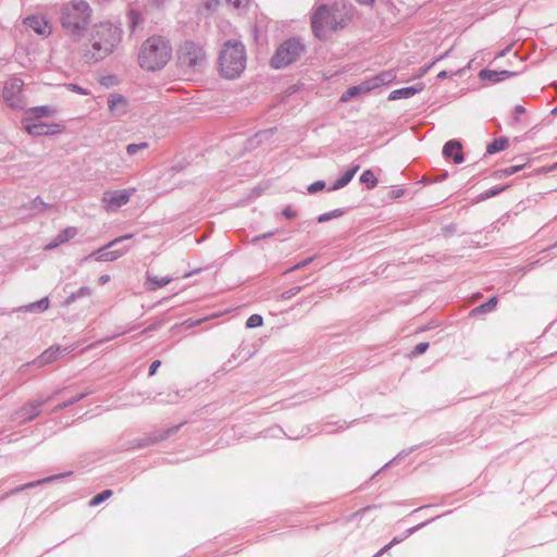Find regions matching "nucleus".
Segmentation results:
<instances>
[{"label": "nucleus", "instance_id": "nucleus-11", "mask_svg": "<svg viewBox=\"0 0 557 557\" xmlns=\"http://www.w3.org/2000/svg\"><path fill=\"white\" fill-rule=\"evenodd\" d=\"M107 107L114 116H122L129 112L131 106L128 99L121 94H110L107 97Z\"/></svg>", "mask_w": 557, "mask_h": 557}, {"label": "nucleus", "instance_id": "nucleus-56", "mask_svg": "<svg viewBox=\"0 0 557 557\" xmlns=\"http://www.w3.org/2000/svg\"><path fill=\"white\" fill-rule=\"evenodd\" d=\"M446 77H448V72H447V71H445V70H444V71H441V72L437 74V78H440V79H444V78H446Z\"/></svg>", "mask_w": 557, "mask_h": 557}, {"label": "nucleus", "instance_id": "nucleus-52", "mask_svg": "<svg viewBox=\"0 0 557 557\" xmlns=\"http://www.w3.org/2000/svg\"><path fill=\"white\" fill-rule=\"evenodd\" d=\"M313 258L312 257H309V258H306L304 259L302 261L298 262L300 264L301 268H305L307 267L308 264H310L312 262Z\"/></svg>", "mask_w": 557, "mask_h": 557}, {"label": "nucleus", "instance_id": "nucleus-29", "mask_svg": "<svg viewBox=\"0 0 557 557\" xmlns=\"http://www.w3.org/2000/svg\"><path fill=\"white\" fill-rule=\"evenodd\" d=\"M360 182L366 184L368 189H373L377 185V178L371 170H366L360 175Z\"/></svg>", "mask_w": 557, "mask_h": 557}, {"label": "nucleus", "instance_id": "nucleus-58", "mask_svg": "<svg viewBox=\"0 0 557 557\" xmlns=\"http://www.w3.org/2000/svg\"><path fill=\"white\" fill-rule=\"evenodd\" d=\"M74 404H76V399L70 398L69 400L64 401V406H67V407L72 406Z\"/></svg>", "mask_w": 557, "mask_h": 557}, {"label": "nucleus", "instance_id": "nucleus-31", "mask_svg": "<svg viewBox=\"0 0 557 557\" xmlns=\"http://www.w3.org/2000/svg\"><path fill=\"white\" fill-rule=\"evenodd\" d=\"M148 282L152 284L149 289H157L168 285L172 282V277L168 276H150L148 275Z\"/></svg>", "mask_w": 557, "mask_h": 557}, {"label": "nucleus", "instance_id": "nucleus-47", "mask_svg": "<svg viewBox=\"0 0 557 557\" xmlns=\"http://www.w3.org/2000/svg\"><path fill=\"white\" fill-rule=\"evenodd\" d=\"M282 215L286 219H294L297 213L296 211L292 208V206H287L283 211H282Z\"/></svg>", "mask_w": 557, "mask_h": 557}, {"label": "nucleus", "instance_id": "nucleus-5", "mask_svg": "<svg viewBox=\"0 0 557 557\" xmlns=\"http://www.w3.org/2000/svg\"><path fill=\"white\" fill-rule=\"evenodd\" d=\"M306 46L301 38L292 37L283 41L271 58L273 69H283L295 61L305 52Z\"/></svg>", "mask_w": 557, "mask_h": 557}, {"label": "nucleus", "instance_id": "nucleus-9", "mask_svg": "<svg viewBox=\"0 0 557 557\" xmlns=\"http://www.w3.org/2000/svg\"><path fill=\"white\" fill-rule=\"evenodd\" d=\"M133 238V234H126L123 236H119L113 238L112 240L107 243V262L114 261L121 256H123L128 249L129 245L125 244Z\"/></svg>", "mask_w": 557, "mask_h": 557}, {"label": "nucleus", "instance_id": "nucleus-51", "mask_svg": "<svg viewBox=\"0 0 557 557\" xmlns=\"http://www.w3.org/2000/svg\"><path fill=\"white\" fill-rule=\"evenodd\" d=\"M149 2L150 5L154 7V8H160L162 7L168 0H147Z\"/></svg>", "mask_w": 557, "mask_h": 557}, {"label": "nucleus", "instance_id": "nucleus-41", "mask_svg": "<svg viewBox=\"0 0 557 557\" xmlns=\"http://www.w3.org/2000/svg\"><path fill=\"white\" fill-rule=\"evenodd\" d=\"M128 16H129L131 27H132V29H134L140 23L141 16L136 11H129Z\"/></svg>", "mask_w": 557, "mask_h": 557}, {"label": "nucleus", "instance_id": "nucleus-3", "mask_svg": "<svg viewBox=\"0 0 557 557\" xmlns=\"http://www.w3.org/2000/svg\"><path fill=\"white\" fill-rule=\"evenodd\" d=\"M171 55L170 42L161 36H153L143 44L138 60L143 69L157 71L169 62Z\"/></svg>", "mask_w": 557, "mask_h": 557}, {"label": "nucleus", "instance_id": "nucleus-7", "mask_svg": "<svg viewBox=\"0 0 557 557\" xmlns=\"http://www.w3.org/2000/svg\"><path fill=\"white\" fill-rule=\"evenodd\" d=\"M23 86L24 82L17 77L11 78L4 84L2 96L12 109H23L24 107L21 96Z\"/></svg>", "mask_w": 557, "mask_h": 557}, {"label": "nucleus", "instance_id": "nucleus-43", "mask_svg": "<svg viewBox=\"0 0 557 557\" xmlns=\"http://www.w3.org/2000/svg\"><path fill=\"white\" fill-rule=\"evenodd\" d=\"M524 112H525L524 107H523V106H521V104H517V106L515 107V109H513V115H512L513 122H515V123H518V122L520 121V116H521L522 114H524Z\"/></svg>", "mask_w": 557, "mask_h": 557}, {"label": "nucleus", "instance_id": "nucleus-55", "mask_svg": "<svg viewBox=\"0 0 557 557\" xmlns=\"http://www.w3.org/2000/svg\"><path fill=\"white\" fill-rule=\"evenodd\" d=\"M300 269H302V268L300 267V264H299V263H296L295 265H293V267H290L289 269H287V270L285 271V273L294 272V271H297V270H300Z\"/></svg>", "mask_w": 557, "mask_h": 557}, {"label": "nucleus", "instance_id": "nucleus-62", "mask_svg": "<svg viewBox=\"0 0 557 557\" xmlns=\"http://www.w3.org/2000/svg\"><path fill=\"white\" fill-rule=\"evenodd\" d=\"M404 194L403 189L395 191V197H400Z\"/></svg>", "mask_w": 557, "mask_h": 557}, {"label": "nucleus", "instance_id": "nucleus-2", "mask_svg": "<svg viewBox=\"0 0 557 557\" xmlns=\"http://www.w3.org/2000/svg\"><path fill=\"white\" fill-rule=\"evenodd\" d=\"M347 25L345 14L337 5L321 4L311 15V28L314 37L320 40Z\"/></svg>", "mask_w": 557, "mask_h": 557}, {"label": "nucleus", "instance_id": "nucleus-4", "mask_svg": "<svg viewBox=\"0 0 557 557\" xmlns=\"http://www.w3.org/2000/svg\"><path fill=\"white\" fill-rule=\"evenodd\" d=\"M246 49L243 42L227 40L219 55L221 74L228 79L238 77L246 67Z\"/></svg>", "mask_w": 557, "mask_h": 557}, {"label": "nucleus", "instance_id": "nucleus-30", "mask_svg": "<svg viewBox=\"0 0 557 557\" xmlns=\"http://www.w3.org/2000/svg\"><path fill=\"white\" fill-rule=\"evenodd\" d=\"M29 112L36 117L51 116L54 114L55 110L49 106H40L35 107L29 110Z\"/></svg>", "mask_w": 557, "mask_h": 557}, {"label": "nucleus", "instance_id": "nucleus-25", "mask_svg": "<svg viewBox=\"0 0 557 557\" xmlns=\"http://www.w3.org/2000/svg\"><path fill=\"white\" fill-rule=\"evenodd\" d=\"M497 297H491L487 301L481 304L480 306L475 307L474 309H472L471 311V314L472 315H478V314H483V313H487V312H492L495 310L496 306H497Z\"/></svg>", "mask_w": 557, "mask_h": 557}, {"label": "nucleus", "instance_id": "nucleus-27", "mask_svg": "<svg viewBox=\"0 0 557 557\" xmlns=\"http://www.w3.org/2000/svg\"><path fill=\"white\" fill-rule=\"evenodd\" d=\"M507 146H508L507 138H504V137L496 138L487 145L486 153L494 154L496 152L504 150Z\"/></svg>", "mask_w": 557, "mask_h": 557}, {"label": "nucleus", "instance_id": "nucleus-32", "mask_svg": "<svg viewBox=\"0 0 557 557\" xmlns=\"http://www.w3.org/2000/svg\"><path fill=\"white\" fill-rule=\"evenodd\" d=\"M506 189V186H494L492 188L486 189L478 196V201H484L492 197L499 195L502 191Z\"/></svg>", "mask_w": 557, "mask_h": 557}, {"label": "nucleus", "instance_id": "nucleus-21", "mask_svg": "<svg viewBox=\"0 0 557 557\" xmlns=\"http://www.w3.org/2000/svg\"><path fill=\"white\" fill-rule=\"evenodd\" d=\"M516 73L510 71H495L490 69H483L480 71L479 76L481 79L490 81L492 83H498L506 78L513 76Z\"/></svg>", "mask_w": 557, "mask_h": 557}, {"label": "nucleus", "instance_id": "nucleus-35", "mask_svg": "<svg viewBox=\"0 0 557 557\" xmlns=\"http://www.w3.org/2000/svg\"><path fill=\"white\" fill-rule=\"evenodd\" d=\"M28 210H35L37 212H42L46 209L50 208V205L46 203L40 197H36L28 205L25 206Z\"/></svg>", "mask_w": 557, "mask_h": 557}, {"label": "nucleus", "instance_id": "nucleus-20", "mask_svg": "<svg viewBox=\"0 0 557 557\" xmlns=\"http://www.w3.org/2000/svg\"><path fill=\"white\" fill-rule=\"evenodd\" d=\"M423 88H424V84L418 83L413 86L395 89L389 94L388 99L389 100L407 99V98H410V97L414 96L416 94L422 91Z\"/></svg>", "mask_w": 557, "mask_h": 557}, {"label": "nucleus", "instance_id": "nucleus-8", "mask_svg": "<svg viewBox=\"0 0 557 557\" xmlns=\"http://www.w3.org/2000/svg\"><path fill=\"white\" fill-rule=\"evenodd\" d=\"M102 25H95L94 30L90 34L91 50H86L84 59L87 63H94L101 60L102 57Z\"/></svg>", "mask_w": 557, "mask_h": 557}, {"label": "nucleus", "instance_id": "nucleus-49", "mask_svg": "<svg viewBox=\"0 0 557 557\" xmlns=\"http://www.w3.org/2000/svg\"><path fill=\"white\" fill-rule=\"evenodd\" d=\"M276 233H277V231L267 232V233H264V234H261V235L255 236V237L251 239V242H252V243H257V242H259V240H261V239L269 238V237H271V236L275 235Z\"/></svg>", "mask_w": 557, "mask_h": 557}, {"label": "nucleus", "instance_id": "nucleus-17", "mask_svg": "<svg viewBox=\"0 0 557 557\" xmlns=\"http://www.w3.org/2000/svg\"><path fill=\"white\" fill-rule=\"evenodd\" d=\"M123 30L121 24L107 23V54L112 52L122 40Z\"/></svg>", "mask_w": 557, "mask_h": 557}, {"label": "nucleus", "instance_id": "nucleus-46", "mask_svg": "<svg viewBox=\"0 0 557 557\" xmlns=\"http://www.w3.org/2000/svg\"><path fill=\"white\" fill-rule=\"evenodd\" d=\"M102 502H104V492L97 494L92 499H90L89 506L95 507L101 504Z\"/></svg>", "mask_w": 557, "mask_h": 557}, {"label": "nucleus", "instance_id": "nucleus-23", "mask_svg": "<svg viewBox=\"0 0 557 557\" xmlns=\"http://www.w3.org/2000/svg\"><path fill=\"white\" fill-rule=\"evenodd\" d=\"M46 400L33 401V403H29L28 405H26L25 407H23L22 410H21V417L23 418V420L24 421H30L35 417H37L38 413H39V408L42 406V404Z\"/></svg>", "mask_w": 557, "mask_h": 557}, {"label": "nucleus", "instance_id": "nucleus-26", "mask_svg": "<svg viewBox=\"0 0 557 557\" xmlns=\"http://www.w3.org/2000/svg\"><path fill=\"white\" fill-rule=\"evenodd\" d=\"M67 474H69V473H61V474H58V475H50V476H47V478H45V479H42V480H38V481H34V482H29V483H27V484L21 485V486L16 487V488L12 490L9 494H15V493L21 492V491H23V490L30 488V487H35V486H37V485H39V484H41V483L52 482V481H54V480H57V479H59V478H63V476H65V475H67Z\"/></svg>", "mask_w": 557, "mask_h": 557}, {"label": "nucleus", "instance_id": "nucleus-38", "mask_svg": "<svg viewBox=\"0 0 557 557\" xmlns=\"http://www.w3.org/2000/svg\"><path fill=\"white\" fill-rule=\"evenodd\" d=\"M147 148H148V143H146V141H143V143H139V144H129V145L126 146V152L129 156H134L139 150H144V149H147Z\"/></svg>", "mask_w": 557, "mask_h": 557}, {"label": "nucleus", "instance_id": "nucleus-33", "mask_svg": "<svg viewBox=\"0 0 557 557\" xmlns=\"http://www.w3.org/2000/svg\"><path fill=\"white\" fill-rule=\"evenodd\" d=\"M48 307H49V299L47 297H44L42 299L26 306L25 310L30 311V312H35V311L42 312V311L47 310Z\"/></svg>", "mask_w": 557, "mask_h": 557}, {"label": "nucleus", "instance_id": "nucleus-39", "mask_svg": "<svg viewBox=\"0 0 557 557\" xmlns=\"http://www.w3.org/2000/svg\"><path fill=\"white\" fill-rule=\"evenodd\" d=\"M301 288H302L301 286H296V287H293V288H289V289L283 292L281 294V299L288 300V299L293 298L294 296H296L297 294L300 293Z\"/></svg>", "mask_w": 557, "mask_h": 557}, {"label": "nucleus", "instance_id": "nucleus-18", "mask_svg": "<svg viewBox=\"0 0 557 557\" xmlns=\"http://www.w3.org/2000/svg\"><path fill=\"white\" fill-rule=\"evenodd\" d=\"M24 24L41 36H47L51 33V26L40 16H28L24 20Z\"/></svg>", "mask_w": 557, "mask_h": 557}, {"label": "nucleus", "instance_id": "nucleus-42", "mask_svg": "<svg viewBox=\"0 0 557 557\" xmlns=\"http://www.w3.org/2000/svg\"><path fill=\"white\" fill-rule=\"evenodd\" d=\"M66 88L73 92H77L81 95H90V91L88 89H85L76 84H69L66 85Z\"/></svg>", "mask_w": 557, "mask_h": 557}, {"label": "nucleus", "instance_id": "nucleus-59", "mask_svg": "<svg viewBox=\"0 0 557 557\" xmlns=\"http://www.w3.org/2000/svg\"><path fill=\"white\" fill-rule=\"evenodd\" d=\"M85 396H86V394H85V393H82V394H78V395H76V396L72 397V399H76V403H77V401H79L81 399H83Z\"/></svg>", "mask_w": 557, "mask_h": 557}, {"label": "nucleus", "instance_id": "nucleus-37", "mask_svg": "<svg viewBox=\"0 0 557 557\" xmlns=\"http://www.w3.org/2000/svg\"><path fill=\"white\" fill-rule=\"evenodd\" d=\"M263 324V318L260 314H251L246 321L247 329L259 327Z\"/></svg>", "mask_w": 557, "mask_h": 557}, {"label": "nucleus", "instance_id": "nucleus-16", "mask_svg": "<svg viewBox=\"0 0 557 557\" xmlns=\"http://www.w3.org/2000/svg\"><path fill=\"white\" fill-rule=\"evenodd\" d=\"M461 149H462L461 143L456 140V139H451V140H448L444 145V147H443V154L446 158H453V161L456 164H460L465 160V157H463V153H462Z\"/></svg>", "mask_w": 557, "mask_h": 557}, {"label": "nucleus", "instance_id": "nucleus-34", "mask_svg": "<svg viewBox=\"0 0 557 557\" xmlns=\"http://www.w3.org/2000/svg\"><path fill=\"white\" fill-rule=\"evenodd\" d=\"M345 213V209H342V208H338V209H334L332 211H329V212H325V213H322L320 214L318 218H317V221L319 223H324V222H327L332 219H336V218H339L342 216L343 214Z\"/></svg>", "mask_w": 557, "mask_h": 557}, {"label": "nucleus", "instance_id": "nucleus-60", "mask_svg": "<svg viewBox=\"0 0 557 557\" xmlns=\"http://www.w3.org/2000/svg\"><path fill=\"white\" fill-rule=\"evenodd\" d=\"M66 407H67V406H64V403H62V404L58 405V406L53 409V411H54V412H58L59 410L64 409V408H66Z\"/></svg>", "mask_w": 557, "mask_h": 557}, {"label": "nucleus", "instance_id": "nucleus-24", "mask_svg": "<svg viewBox=\"0 0 557 557\" xmlns=\"http://www.w3.org/2000/svg\"><path fill=\"white\" fill-rule=\"evenodd\" d=\"M376 85H373L375 87ZM372 88L368 83H364L362 85L352 86L348 88L342 96L341 101L346 102L349 101L351 98L356 97L357 95L361 94L362 91H368Z\"/></svg>", "mask_w": 557, "mask_h": 557}, {"label": "nucleus", "instance_id": "nucleus-14", "mask_svg": "<svg viewBox=\"0 0 557 557\" xmlns=\"http://www.w3.org/2000/svg\"><path fill=\"white\" fill-rule=\"evenodd\" d=\"M306 433H307V431L305 429H301V431L298 433H294V432L286 433L280 425H273V426L268 428V429L263 430L262 432H260V437L277 438V437H281L282 435H285L289 440H298V438L305 436Z\"/></svg>", "mask_w": 557, "mask_h": 557}, {"label": "nucleus", "instance_id": "nucleus-10", "mask_svg": "<svg viewBox=\"0 0 557 557\" xmlns=\"http://www.w3.org/2000/svg\"><path fill=\"white\" fill-rule=\"evenodd\" d=\"M134 193L135 188L107 191V211L119 210L122 206L129 201Z\"/></svg>", "mask_w": 557, "mask_h": 557}, {"label": "nucleus", "instance_id": "nucleus-61", "mask_svg": "<svg viewBox=\"0 0 557 557\" xmlns=\"http://www.w3.org/2000/svg\"><path fill=\"white\" fill-rule=\"evenodd\" d=\"M106 79H107V86H108L109 84H112V83H113L114 77H113V76H109V75H107V76H106Z\"/></svg>", "mask_w": 557, "mask_h": 557}, {"label": "nucleus", "instance_id": "nucleus-40", "mask_svg": "<svg viewBox=\"0 0 557 557\" xmlns=\"http://www.w3.org/2000/svg\"><path fill=\"white\" fill-rule=\"evenodd\" d=\"M325 188V182L324 181H315L312 184H310L307 188L308 193L314 194L317 191H320Z\"/></svg>", "mask_w": 557, "mask_h": 557}, {"label": "nucleus", "instance_id": "nucleus-50", "mask_svg": "<svg viewBox=\"0 0 557 557\" xmlns=\"http://www.w3.org/2000/svg\"><path fill=\"white\" fill-rule=\"evenodd\" d=\"M447 55V52H445L444 54L440 55L437 59H435L433 62H431L430 64L425 65L422 70H421V73L420 75H424L437 61L444 59L445 57Z\"/></svg>", "mask_w": 557, "mask_h": 557}, {"label": "nucleus", "instance_id": "nucleus-12", "mask_svg": "<svg viewBox=\"0 0 557 557\" xmlns=\"http://www.w3.org/2000/svg\"><path fill=\"white\" fill-rule=\"evenodd\" d=\"M182 425H183V423H180V424L173 425L171 428H168L165 430L153 431L149 435L139 440L137 442L136 446L141 448V447H147V446L153 445L158 442L164 441V440L169 438L170 436H172L173 434H175L181 429Z\"/></svg>", "mask_w": 557, "mask_h": 557}, {"label": "nucleus", "instance_id": "nucleus-57", "mask_svg": "<svg viewBox=\"0 0 557 557\" xmlns=\"http://www.w3.org/2000/svg\"><path fill=\"white\" fill-rule=\"evenodd\" d=\"M372 508H375V506H368L362 509H360L357 515H363L366 511L371 510Z\"/></svg>", "mask_w": 557, "mask_h": 557}, {"label": "nucleus", "instance_id": "nucleus-64", "mask_svg": "<svg viewBox=\"0 0 557 557\" xmlns=\"http://www.w3.org/2000/svg\"><path fill=\"white\" fill-rule=\"evenodd\" d=\"M99 283H100L101 285H103V284H104V276H100V277H99Z\"/></svg>", "mask_w": 557, "mask_h": 557}, {"label": "nucleus", "instance_id": "nucleus-28", "mask_svg": "<svg viewBox=\"0 0 557 557\" xmlns=\"http://www.w3.org/2000/svg\"><path fill=\"white\" fill-rule=\"evenodd\" d=\"M434 519H430L428 521H424V522H421L412 528H409L406 530L405 534L400 537L396 536L393 539V541L389 543L391 544V547L396 544V543H400L401 541H404L405 539H407L408 536H410L411 534H413L414 532H417L418 530L422 529L423 527H425L428 523H430L431 521H433Z\"/></svg>", "mask_w": 557, "mask_h": 557}, {"label": "nucleus", "instance_id": "nucleus-13", "mask_svg": "<svg viewBox=\"0 0 557 557\" xmlns=\"http://www.w3.org/2000/svg\"><path fill=\"white\" fill-rule=\"evenodd\" d=\"M26 132L33 136L52 135L60 132V126L55 123H32L25 126Z\"/></svg>", "mask_w": 557, "mask_h": 557}, {"label": "nucleus", "instance_id": "nucleus-1", "mask_svg": "<svg viewBox=\"0 0 557 557\" xmlns=\"http://www.w3.org/2000/svg\"><path fill=\"white\" fill-rule=\"evenodd\" d=\"M92 10L85 0H73L64 3L60 11V21L70 35L78 40L90 22Z\"/></svg>", "mask_w": 557, "mask_h": 557}, {"label": "nucleus", "instance_id": "nucleus-54", "mask_svg": "<svg viewBox=\"0 0 557 557\" xmlns=\"http://www.w3.org/2000/svg\"><path fill=\"white\" fill-rule=\"evenodd\" d=\"M360 4L372 7L375 2V0H356Z\"/></svg>", "mask_w": 557, "mask_h": 557}, {"label": "nucleus", "instance_id": "nucleus-19", "mask_svg": "<svg viewBox=\"0 0 557 557\" xmlns=\"http://www.w3.org/2000/svg\"><path fill=\"white\" fill-rule=\"evenodd\" d=\"M359 169V164H355L347 169L332 185L329 186L327 190L335 191L348 185Z\"/></svg>", "mask_w": 557, "mask_h": 557}, {"label": "nucleus", "instance_id": "nucleus-22", "mask_svg": "<svg viewBox=\"0 0 557 557\" xmlns=\"http://www.w3.org/2000/svg\"><path fill=\"white\" fill-rule=\"evenodd\" d=\"M76 234H77V231L75 227H66L60 234H58L57 237L50 244H48L46 246V249H52L61 244L69 242Z\"/></svg>", "mask_w": 557, "mask_h": 557}, {"label": "nucleus", "instance_id": "nucleus-53", "mask_svg": "<svg viewBox=\"0 0 557 557\" xmlns=\"http://www.w3.org/2000/svg\"><path fill=\"white\" fill-rule=\"evenodd\" d=\"M391 548V544L385 545L381 550H379L373 557H380L382 554L387 552Z\"/></svg>", "mask_w": 557, "mask_h": 557}, {"label": "nucleus", "instance_id": "nucleus-44", "mask_svg": "<svg viewBox=\"0 0 557 557\" xmlns=\"http://www.w3.org/2000/svg\"><path fill=\"white\" fill-rule=\"evenodd\" d=\"M250 0H226V2L235 9L246 8Z\"/></svg>", "mask_w": 557, "mask_h": 557}, {"label": "nucleus", "instance_id": "nucleus-48", "mask_svg": "<svg viewBox=\"0 0 557 557\" xmlns=\"http://www.w3.org/2000/svg\"><path fill=\"white\" fill-rule=\"evenodd\" d=\"M161 366V361L160 360H154L151 362V364L149 366V370H148V375L149 376H152L156 374L158 368Z\"/></svg>", "mask_w": 557, "mask_h": 557}, {"label": "nucleus", "instance_id": "nucleus-6", "mask_svg": "<svg viewBox=\"0 0 557 557\" xmlns=\"http://www.w3.org/2000/svg\"><path fill=\"white\" fill-rule=\"evenodd\" d=\"M177 53L180 65L194 72L201 71L207 64L206 52L199 44L186 41Z\"/></svg>", "mask_w": 557, "mask_h": 557}, {"label": "nucleus", "instance_id": "nucleus-63", "mask_svg": "<svg viewBox=\"0 0 557 557\" xmlns=\"http://www.w3.org/2000/svg\"><path fill=\"white\" fill-rule=\"evenodd\" d=\"M98 82H99L101 85H102V84H104V77H103V76L99 77V78H98Z\"/></svg>", "mask_w": 557, "mask_h": 557}, {"label": "nucleus", "instance_id": "nucleus-36", "mask_svg": "<svg viewBox=\"0 0 557 557\" xmlns=\"http://www.w3.org/2000/svg\"><path fill=\"white\" fill-rule=\"evenodd\" d=\"M524 168V164L511 165L496 172L497 177L510 176Z\"/></svg>", "mask_w": 557, "mask_h": 557}, {"label": "nucleus", "instance_id": "nucleus-15", "mask_svg": "<svg viewBox=\"0 0 557 557\" xmlns=\"http://www.w3.org/2000/svg\"><path fill=\"white\" fill-rule=\"evenodd\" d=\"M67 352H70V347L62 348L61 346H51L46 349L37 360H35V363L42 367L57 360L60 355H65Z\"/></svg>", "mask_w": 557, "mask_h": 557}, {"label": "nucleus", "instance_id": "nucleus-45", "mask_svg": "<svg viewBox=\"0 0 557 557\" xmlns=\"http://www.w3.org/2000/svg\"><path fill=\"white\" fill-rule=\"evenodd\" d=\"M429 348V343L428 342H422V343H419L414 349H413V352L416 355H422L426 351V349Z\"/></svg>", "mask_w": 557, "mask_h": 557}]
</instances>
